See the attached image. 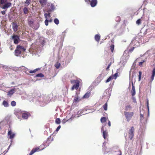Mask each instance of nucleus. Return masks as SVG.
I'll list each match as a JSON object with an SVG mask.
<instances>
[{
    "label": "nucleus",
    "instance_id": "bb28decb",
    "mask_svg": "<svg viewBox=\"0 0 155 155\" xmlns=\"http://www.w3.org/2000/svg\"><path fill=\"white\" fill-rule=\"evenodd\" d=\"M40 3L42 5H45L47 3L46 0H39Z\"/></svg>",
    "mask_w": 155,
    "mask_h": 155
},
{
    "label": "nucleus",
    "instance_id": "680f3d73",
    "mask_svg": "<svg viewBox=\"0 0 155 155\" xmlns=\"http://www.w3.org/2000/svg\"><path fill=\"white\" fill-rule=\"evenodd\" d=\"M110 67V65H108L106 69V70H108Z\"/></svg>",
    "mask_w": 155,
    "mask_h": 155
},
{
    "label": "nucleus",
    "instance_id": "dca6fc26",
    "mask_svg": "<svg viewBox=\"0 0 155 155\" xmlns=\"http://www.w3.org/2000/svg\"><path fill=\"white\" fill-rule=\"evenodd\" d=\"M75 117L74 116H71V117L68 119L67 120H66L65 119H64L62 121V123L64 124L65 123L67 122V121H71L72 120V119L74 118V117Z\"/></svg>",
    "mask_w": 155,
    "mask_h": 155
},
{
    "label": "nucleus",
    "instance_id": "bf43d9fd",
    "mask_svg": "<svg viewBox=\"0 0 155 155\" xmlns=\"http://www.w3.org/2000/svg\"><path fill=\"white\" fill-rule=\"evenodd\" d=\"M134 48H135L134 47H132L131 49H130L129 50L130 51V52H132L134 50Z\"/></svg>",
    "mask_w": 155,
    "mask_h": 155
},
{
    "label": "nucleus",
    "instance_id": "9b49d317",
    "mask_svg": "<svg viewBox=\"0 0 155 155\" xmlns=\"http://www.w3.org/2000/svg\"><path fill=\"white\" fill-rule=\"evenodd\" d=\"M74 75L73 73L69 72L66 74L64 76V77L66 79H70V78H71L72 76H73Z\"/></svg>",
    "mask_w": 155,
    "mask_h": 155
},
{
    "label": "nucleus",
    "instance_id": "1a4fd4ad",
    "mask_svg": "<svg viewBox=\"0 0 155 155\" xmlns=\"http://www.w3.org/2000/svg\"><path fill=\"white\" fill-rule=\"evenodd\" d=\"M134 129L133 127L130 130L129 133V137L130 140H132L134 137Z\"/></svg>",
    "mask_w": 155,
    "mask_h": 155
},
{
    "label": "nucleus",
    "instance_id": "0eeeda50",
    "mask_svg": "<svg viewBox=\"0 0 155 155\" xmlns=\"http://www.w3.org/2000/svg\"><path fill=\"white\" fill-rule=\"evenodd\" d=\"M12 39L14 41V43L16 44H18L20 40L19 36L15 35L13 34L12 36Z\"/></svg>",
    "mask_w": 155,
    "mask_h": 155
},
{
    "label": "nucleus",
    "instance_id": "9d476101",
    "mask_svg": "<svg viewBox=\"0 0 155 155\" xmlns=\"http://www.w3.org/2000/svg\"><path fill=\"white\" fill-rule=\"evenodd\" d=\"M101 131H102L103 137L105 139L106 137L107 136V132L106 130H104V126H103L101 128Z\"/></svg>",
    "mask_w": 155,
    "mask_h": 155
},
{
    "label": "nucleus",
    "instance_id": "6ab92c4d",
    "mask_svg": "<svg viewBox=\"0 0 155 155\" xmlns=\"http://www.w3.org/2000/svg\"><path fill=\"white\" fill-rule=\"evenodd\" d=\"M21 50L18 49L17 48H16L15 50V55L16 56H18L21 54Z\"/></svg>",
    "mask_w": 155,
    "mask_h": 155
},
{
    "label": "nucleus",
    "instance_id": "412c9836",
    "mask_svg": "<svg viewBox=\"0 0 155 155\" xmlns=\"http://www.w3.org/2000/svg\"><path fill=\"white\" fill-rule=\"evenodd\" d=\"M51 9H48L47 12H51L53 11L55 9V7L54 5L53 4H51Z\"/></svg>",
    "mask_w": 155,
    "mask_h": 155
},
{
    "label": "nucleus",
    "instance_id": "f3484780",
    "mask_svg": "<svg viewBox=\"0 0 155 155\" xmlns=\"http://www.w3.org/2000/svg\"><path fill=\"white\" fill-rule=\"evenodd\" d=\"M39 148H33L29 154L28 155H32L33 154L37 152L39 150Z\"/></svg>",
    "mask_w": 155,
    "mask_h": 155
},
{
    "label": "nucleus",
    "instance_id": "4c0bfd02",
    "mask_svg": "<svg viewBox=\"0 0 155 155\" xmlns=\"http://www.w3.org/2000/svg\"><path fill=\"white\" fill-rule=\"evenodd\" d=\"M127 62V61L126 60H125L124 61L121 60L120 61V63L122 64L123 65V67H124V65Z\"/></svg>",
    "mask_w": 155,
    "mask_h": 155
},
{
    "label": "nucleus",
    "instance_id": "13d9d810",
    "mask_svg": "<svg viewBox=\"0 0 155 155\" xmlns=\"http://www.w3.org/2000/svg\"><path fill=\"white\" fill-rule=\"evenodd\" d=\"M1 13L3 15H4L5 14V11L3 10L1 11Z\"/></svg>",
    "mask_w": 155,
    "mask_h": 155
},
{
    "label": "nucleus",
    "instance_id": "de8ad7c7",
    "mask_svg": "<svg viewBox=\"0 0 155 155\" xmlns=\"http://www.w3.org/2000/svg\"><path fill=\"white\" fill-rule=\"evenodd\" d=\"M44 76V75L42 73H39L37 74L36 75V77H42Z\"/></svg>",
    "mask_w": 155,
    "mask_h": 155
},
{
    "label": "nucleus",
    "instance_id": "58836bf2",
    "mask_svg": "<svg viewBox=\"0 0 155 155\" xmlns=\"http://www.w3.org/2000/svg\"><path fill=\"white\" fill-rule=\"evenodd\" d=\"M39 69V68H37V69H36L34 70H33V71L31 70V71H28V72L30 73H35L37 71H38Z\"/></svg>",
    "mask_w": 155,
    "mask_h": 155
},
{
    "label": "nucleus",
    "instance_id": "e2e57ef3",
    "mask_svg": "<svg viewBox=\"0 0 155 155\" xmlns=\"http://www.w3.org/2000/svg\"><path fill=\"white\" fill-rule=\"evenodd\" d=\"M85 2H87V3H89V2H90V0H85Z\"/></svg>",
    "mask_w": 155,
    "mask_h": 155
},
{
    "label": "nucleus",
    "instance_id": "a19ab883",
    "mask_svg": "<svg viewBox=\"0 0 155 155\" xmlns=\"http://www.w3.org/2000/svg\"><path fill=\"white\" fill-rule=\"evenodd\" d=\"M30 3V0H26L24 2V3L27 5V6L29 5Z\"/></svg>",
    "mask_w": 155,
    "mask_h": 155
},
{
    "label": "nucleus",
    "instance_id": "3c124183",
    "mask_svg": "<svg viewBox=\"0 0 155 155\" xmlns=\"http://www.w3.org/2000/svg\"><path fill=\"white\" fill-rule=\"evenodd\" d=\"M22 67L24 68H23V69H24L25 71V72L26 73H27L28 71V69L27 68H26L23 66H22Z\"/></svg>",
    "mask_w": 155,
    "mask_h": 155
},
{
    "label": "nucleus",
    "instance_id": "b1692460",
    "mask_svg": "<svg viewBox=\"0 0 155 155\" xmlns=\"http://www.w3.org/2000/svg\"><path fill=\"white\" fill-rule=\"evenodd\" d=\"M141 58H137L136 59V60L134 61L133 64V67H134V68H135V66L136 65V64L137 61H141Z\"/></svg>",
    "mask_w": 155,
    "mask_h": 155
},
{
    "label": "nucleus",
    "instance_id": "f257e3e1",
    "mask_svg": "<svg viewBox=\"0 0 155 155\" xmlns=\"http://www.w3.org/2000/svg\"><path fill=\"white\" fill-rule=\"evenodd\" d=\"M52 98V95L51 94L46 96H43V97L40 98L38 100L40 104V105L43 106L47 104L51 101Z\"/></svg>",
    "mask_w": 155,
    "mask_h": 155
},
{
    "label": "nucleus",
    "instance_id": "774afa93",
    "mask_svg": "<svg viewBox=\"0 0 155 155\" xmlns=\"http://www.w3.org/2000/svg\"><path fill=\"white\" fill-rule=\"evenodd\" d=\"M52 21V19H50V20H48V22H51Z\"/></svg>",
    "mask_w": 155,
    "mask_h": 155
},
{
    "label": "nucleus",
    "instance_id": "69168bd1",
    "mask_svg": "<svg viewBox=\"0 0 155 155\" xmlns=\"http://www.w3.org/2000/svg\"><path fill=\"white\" fill-rule=\"evenodd\" d=\"M11 144L9 145V146H8V150H9V149L10 147L11 146Z\"/></svg>",
    "mask_w": 155,
    "mask_h": 155
},
{
    "label": "nucleus",
    "instance_id": "7ed1b4c3",
    "mask_svg": "<svg viewBox=\"0 0 155 155\" xmlns=\"http://www.w3.org/2000/svg\"><path fill=\"white\" fill-rule=\"evenodd\" d=\"M12 5V3L8 2V0H0V8L6 10L11 7Z\"/></svg>",
    "mask_w": 155,
    "mask_h": 155
},
{
    "label": "nucleus",
    "instance_id": "f03ea898",
    "mask_svg": "<svg viewBox=\"0 0 155 155\" xmlns=\"http://www.w3.org/2000/svg\"><path fill=\"white\" fill-rule=\"evenodd\" d=\"M14 114L17 117L18 119L20 118L19 115L20 114L22 115V118L24 119H27L28 118V117L30 115L29 113L25 111H23L21 110H17L15 111Z\"/></svg>",
    "mask_w": 155,
    "mask_h": 155
},
{
    "label": "nucleus",
    "instance_id": "4d7b16f0",
    "mask_svg": "<svg viewBox=\"0 0 155 155\" xmlns=\"http://www.w3.org/2000/svg\"><path fill=\"white\" fill-rule=\"evenodd\" d=\"M61 127L60 126H59L56 129V130L57 131H58L60 129Z\"/></svg>",
    "mask_w": 155,
    "mask_h": 155
},
{
    "label": "nucleus",
    "instance_id": "6e6552de",
    "mask_svg": "<svg viewBox=\"0 0 155 155\" xmlns=\"http://www.w3.org/2000/svg\"><path fill=\"white\" fill-rule=\"evenodd\" d=\"M130 45V46L133 45L135 46V47H137L139 45V42L138 40H136V38H135L132 40Z\"/></svg>",
    "mask_w": 155,
    "mask_h": 155
},
{
    "label": "nucleus",
    "instance_id": "e433bc0d",
    "mask_svg": "<svg viewBox=\"0 0 155 155\" xmlns=\"http://www.w3.org/2000/svg\"><path fill=\"white\" fill-rule=\"evenodd\" d=\"M146 60H144L139 62L138 63V64L139 66L141 67L142 66L143 63L146 61Z\"/></svg>",
    "mask_w": 155,
    "mask_h": 155
},
{
    "label": "nucleus",
    "instance_id": "423d86ee",
    "mask_svg": "<svg viewBox=\"0 0 155 155\" xmlns=\"http://www.w3.org/2000/svg\"><path fill=\"white\" fill-rule=\"evenodd\" d=\"M34 22L31 20H28V25L31 27L34 28L35 29L37 30L39 27V24H38L35 26V24H34Z\"/></svg>",
    "mask_w": 155,
    "mask_h": 155
},
{
    "label": "nucleus",
    "instance_id": "393cba45",
    "mask_svg": "<svg viewBox=\"0 0 155 155\" xmlns=\"http://www.w3.org/2000/svg\"><path fill=\"white\" fill-rule=\"evenodd\" d=\"M91 94V93H87L85 94L82 97L83 98H88L90 95Z\"/></svg>",
    "mask_w": 155,
    "mask_h": 155
},
{
    "label": "nucleus",
    "instance_id": "338daca9",
    "mask_svg": "<svg viewBox=\"0 0 155 155\" xmlns=\"http://www.w3.org/2000/svg\"><path fill=\"white\" fill-rule=\"evenodd\" d=\"M140 117H141V118L142 117H143V114H140Z\"/></svg>",
    "mask_w": 155,
    "mask_h": 155
},
{
    "label": "nucleus",
    "instance_id": "603ef678",
    "mask_svg": "<svg viewBox=\"0 0 155 155\" xmlns=\"http://www.w3.org/2000/svg\"><path fill=\"white\" fill-rule=\"evenodd\" d=\"M136 24L138 25H139L141 24V20L140 19H139L137 20L136 21Z\"/></svg>",
    "mask_w": 155,
    "mask_h": 155
},
{
    "label": "nucleus",
    "instance_id": "7c9ffc66",
    "mask_svg": "<svg viewBox=\"0 0 155 155\" xmlns=\"http://www.w3.org/2000/svg\"><path fill=\"white\" fill-rule=\"evenodd\" d=\"M23 11L24 14H27L28 11V8L26 7H25L23 9Z\"/></svg>",
    "mask_w": 155,
    "mask_h": 155
},
{
    "label": "nucleus",
    "instance_id": "ea45409f",
    "mask_svg": "<svg viewBox=\"0 0 155 155\" xmlns=\"http://www.w3.org/2000/svg\"><path fill=\"white\" fill-rule=\"evenodd\" d=\"M54 23L56 25H58L59 24V21L57 18H55L54 20Z\"/></svg>",
    "mask_w": 155,
    "mask_h": 155
},
{
    "label": "nucleus",
    "instance_id": "37998d69",
    "mask_svg": "<svg viewBox=\"0 0 155 155\" xmlns=\"http://www.w3.org/2000/svg\"><path fill=\"white\" fill-rule=\"evenodd\" d=\"M61 122L60 119L59 118H57L56 119L55 122L56 124H59Z\"/></svg>",
    "mask_w": 155,
    "mask_h": 155
},
{
    "label": "nucleus",
    "instance_id": "0e129e2a",
    "mask_svg": "<svg viewBox=\"0 0 155 155\" xmlns=\"http://www.w3.org/2000/svg\"><path fill=\"white\" fill-rule=\"evenodd\" d=\"M108 124L109 127L110 126L111 124H110V121H109L108 123Z\"/></svg>",
    "mask_w": 155,
    "mask_h": 155
},
{
    "label": "nucleus",
    "instance_id": "a211bd4d",
    "mask_svg": "<svg viewBox=\"0 0 155 155\" xmlns=\"http://www.w3.org/2000/svg\"><path fill=\"white\" fill-rule=\"evenodd\" d=\"M132 91H131V94H132V96L133 97L134 96L135 94V87L134 85L133 84V82H132Z\"/></svg>",
    "mask_w": 155,
    "mask_h": 155
},
{
    "label": "nucleus",
    "instance_id": "a878e982",
    "mask_svg": "<svg viewBox=\"0 0 155 155\" xmlns=\"http://www.w3.org/2000/svg\"><path fill=\"white\" fill-rule=\"evenodd\" d=\"M80 100L79 99L78 95H76L75 96V98L74 100V102H78L80 101Z\"/></svg>",
    "mask_w": 155,
    "mask_h": 155
},
{
    "label": "nucleus",
    "instance_id": "f704fd0d",
    "mask_svg": "<svg viewBox=\"0 0 155 155\" xmlns=\"http://www.w3.org/2000/svg\"><path fill=\"white\" fill-rule=\"evenodd\" d=\"M48 14L45 13L44 14L45 17V18H46V19H48V17H50V12H48Z\"/></svg>",
    "mask_w": 155,
    "mask_h": 155
},
{
    "label": "nucleus",
    "instance_id": "c85d7f7f",
    "mask_svg": "<svg viewBox=\"0 0 155 155\" xmlns=\"http://www.w3.org/2000/svg\"><path fill=\"white\" fill-rule=\"evenodd\" d=\"M3 105L5 107H8L9 106V104L7 102L5 101H4L3 103Z\"/></svg>",
    "mask_w": 155,
    "mask_h": 155
},
{
    "label": "nucleus",
    "instance_id": "cd10ccee",
    "mask_svg": "<svg viewBox=\"0 0 155 155\" xmlns=\"http://www.w3.org/2000/svg\"><path fill=\"white\" fill-rule=\"evenodd\" d=\"M95 39L97 42H99L100 40V36L99 35H96L95 36Z\"/></svg>",
    "mask_w": 155,
    "mask_h": 155
},
{
    "label": "nucleus",
    "instance_id": "72a5a7b5",
    "mask_svg": "<svg viewBox=\"0 0 155 155\" xmlns=\"http://www.w3.org/2000/svg\"><path fill=\"white\" fill-rule=\"evenodd\" d=\"M114 79V78L112 77L111 76H110L106 81L105 82L107 83L109 82L111 80Z\"/></svg>",
    "mask_w": 155,
    "mask_h": 155
},
{
    "label": "nucleus",
    "instance_id": "39448f33",
    "mask_svg": "<svg viewBox=\"0 0 155 155\" xmlns=\"http://www.w3.org/2000/svg\"><path fill=\"white\" fill-rule=\"evenodd\" d=\"M124 114L125 116L127 121L129 122L131 120L133 116L134 113L133 112H128L124 111Z\"/></svg>",
    "mask_w": 155,
    "mask_h": 155
},
{
    "label": "nucleus",
    "instance_id": "aec40b11",
    "mask_svg": "<svg viewBox=\"0 0 155 155\" xmlns=\"http://www.w3.org/2000/svg\"><path fill=\"white\" fill-rule=\"evenodd\" d=\"M155 75V67L153 68V71L152 73V76L151 77V80L150 81V82H152L153 80L154 79V77Z\"/></svg>",
    "mask_w": 155,
    "mask_h": 155
},
{
    "label": "nucleus",
    "instance_id": "79ce46f5",
    "mask_svg": "<svg viewBox=\"0 0 155 155\" xmlns=\"http://www.w3.org/2000/svg\"><path fill=\"white\" fill-rule=\"evenodd\" d=\"M118 73L117 72V73H115L114 75H113L112 76L115 79H116L118 76Z\"/></svg>",
    "mask_w": 155,
    "mask_h": 155
},
{
    "label": "nucleus",
    "instance_id": "5701e85b",
    "mask_svg": "<svg viewBox=\"0 0 155 155\" xmlns=\"http://www.w3.org/2000/svg\"><path fill=\"white\" fill-rule=\"evenodd\" d=\"M15 89H13L10 90L8 93V95L11 96L15 92Z\"/></svg>",
    "mask_w": 155,
    "mask_h": 155
},
{
    "label": "nucleus",
    "instance_id": "052dcab7",
    "mask_svg": "<svg viewBox=\"0 0 155 155\" xmlns=\"http://www.w3.org/2000/svg\"><path fill=\"white\" fill-rule=\"evenodd\" d=\"M33 46H32V49H33V51L34 52H35V51H37V48H36L35 49H34V48H33Z\"/></svg>",
    "mask_w": 155,
    "mask_h": 155
},
{
    "label": "nucleus",
    "instance_id": "20e7f679",
    "mask_svg": "<svg viewBox=\"0 0 155 155\" xmlns=\"http://www.w3.org/2000/svg\"><path fill=\"white\" fill-rule=\"evenodd\" d=\"M71 82L72 84H74L71 88L72 90L74 89H78L79 86V81L78 80H71Z\"/></svg>",
    "mask_w": 155,
    "mask_h": 155
},
{
    "label": "nucleus",
    "instance_id": "2eb2a0df",
    "mask_svg": "<svg viewBox=\"0 0 155 155\" xmlns=\"http://www.w3.org/2000/svg\"><path fill=\"white\" fill-rule=\"evenodd\" d=\"M8 135L9 136V138L11 139H13L15 136V134L14 133H13L11 130H9L8 131Z\"/></svg>",
    "mask_w": 155,
    "mask_h": 155
},
{
    "label": "nucleus",
    "instance_id": "f8f14e48",
    "mask_svg": "<svg viewBox=\"0 0 155 155\" xmlns=\"http://www.w3.org/2000/svg\"><path fill=\"white\" fill-rule=\"evenodd\" d=\"M97 0H92L90 1V5L92 7H94L96 6L97 4Z\"/></svg>",
    "mask_w": 155,
    "mask_h": 155
},
{
    "label": "nucleus",
    "instance_id": "c9c22d12",
    "mask_svg": "<svg viewBox=\"0 0 155 155\" xmlns=\"http://www.w3.org/2000/svg\"><path fill=\"white\" fill-rule=\"evenodd\" d=\"M106 118L105 117H103L101 119V121L102 123H104L106 122Z\"/></svg>",
    "mask_w": 155,
    "mask_h": 155
},
{
    "label": "nucleus",
    "instance_id": "4468645a",
    "mask_svg": "<svg viewBox=\"0 0 155 155\" xmlns=\"http://www.w3.org/2000/svg\"><path fill=\"white\" fill-rule=\"evenodd\" d=\"M12 28L13 31L15 32H16L18 30V26L16 23L12 22Z\"/></svg>",
    "mask_w": 155,
    "mask_h": 155
},
{
    "label": "nucleus",
    "instance_id": "2f4dec72",
    "mask_svg": "<svg viewBox=\"0 0 155 155\" xmlns=\"http://www.w3.org/2000/svg\"><path fill=\"white\" fill-rule=\"evenodd\" d=\"M60 64L59 62H57L55 64L54 66L57 69H58L60 67Z\"/></svg>",
    "mask_w": 155,
    "mask_h": 155
},
{
    "label": "nucleus",
    "instance_id": "c03bdc74",
    "mask_svg": "<svg viewBox=\"0 0 155 155\" xmlns=\"http://www.w3.org/2000/svg\"><path fill=\"white\" fill-rule=\"evenodd\" d=\"M49 141L48 140H47V141H46L45 142H44L43 143V145L45 146L46 147L48 146H49Z\"/></svg>",
    "mask_w": 155,
    "mask_h": 155
},
{
    "label": "nucleus",
    "instance_id": "ddd939ff",
    "mask_svg": "<svg viewBox=\"0 0 155 155\" xmlns=\"http://www.w3.org/2000/svg\"><path fill=\"white\" fill-rule=\"evenodd\" d=\"M83 110H79V111L77 114H73L72 116H74L75 117H78L82 115H83L84 114H82L83 113Z\"/></svg>",
    "mask_w": 155,
    "mask_h": 155
},
{
    "label": "nucleus",
    "instance_id": "09e8293b",
    "mask_svg": "<svg viewBox=\"0 0 155 155\" xmlns=\"http://www.w3.org/2000/svg\"><path fill=\"white\" fill-rule=\"evenodd\" d=\"M139 75L138 80H139V81H140L141 79L142 72L140 71H139Z\"/></svg>",
    "mask_w": 155,
    "mask_h": 155
},
{
    "label": "nucleus",
    "instance_id": "c756f323",
    "mask_svg": "<svg viewBox=\"0 0 155 155\" xmlns=\"http://www.w3.org/2000/svg\"><path fill=\"white\" fill-rule=\"evenodd\" d=\"M149 100L148 99H147V106L148 110V116H149Z\"/></svg>",
    "mask_w": 155,
    "mask_h": 155
},
{
    "label": "nucleus",
    "instance_id": "4be33fe9",
    "mask_svg": "<svg viewBox=\"0 0 155 155\" xmlns=\"http://www.w3.org/2000/svg\"><path fill=\"white\" fill-rule=\"evenodd\" d=\"M16 48H17L18 49L21 50V52L24 51L26 50L24 47L19 45L17 46Z\"/></svg>",
    "mask_w": 155,
    "mask_h": 155
},
{
    "label": "nucleus",
    "instance_id": "8fccbe9b",
    "mask_svg": "<svg viewBox=\"0 0 155 155\" xmlns=\"http://www.w3.org/2000/svg\"><path fill=\"white\" fill-rule=\"evenodd\" d=\"M103 108L104 110H107V104L106 103L104 106Z\"/></svg>",
    "mask_w": 155,
    "mask_h": 155
},
{
    "label": "nucleus",
    "instance_id": "49530a36",
    "mask_svg": "<svg viewBox=\"0 0 155 155\" xmlns=\"http://www.w3.org/2000/svg\"><path fill=\"white\" fill-rule=\"evenodd\" d=\"M11 105L13 107H14L16 105V103L15 101H12L11 103Z\"/></svg>",
    "mask_w": 155,
    "mask_h": 155
},
{
    "label": "nucleus",
    "instance_id": "5fc2aeb1",
    "mask_svg": "<svg viewBox=\"0 0 155 155\" xmlns=\"http://www.w3.org/2000/svg\"><path fill=\"white\" fill-rule=\"evenodd\" d=\"M117 154L118 155H121V152L120 150H118L117 151Z\"/></svg>",
    "mask_w": 155,
    "mask_h": 155
},
{
    "label": "nucleus",
    "instance_id": "864d4df0",
    "mask_svg": "<svg viewBox=\"0 0 155 155\" xmlns=\"http://www.w3.org/2000/svg\"><path fill=\"white\" fill-rule=\"evenodd\" d=\"M45 23L46 26H48V19H46L45 21Z\"/></svg>",
    "mask_w": 155,
    "mask_h": 155
},
{
    "label": "nucleus",
    "instance_id": "a18cd8bd",
    "mask_svg": "<svg viewBox=\"0 0 155 155\" xmlns=\"http://www.w3.org/2000/svg\"><path fill=\"white\" fill-rule=\"evenodd\" d=\"M114 49V45H112L110 47V49L111 51L113 52Z\"/></svg>",
    "mask_w": 155,
    "mask_h": 155
},
{
    "label": "nucleus",
    "instance_id": "6e6d98bb",
    "mask_svg": "<svg viewBox=\"0 0 155 155\" xmlns=\"http://www.w3.org/2000/svg\"><path fill=\"white\" fill-rule=\"evenodd\" d=\"M116 20L117 21H120V18L119 17H117L116 18Z\"/></svg>",
    "mask_w": 155,
    "mask_h": 155
},
{
    "label": "nucleus",
    "instance_id": "473e14b6",
    "mask_svg": "<svg viewBox=\"0 0 155 155\" xmlns=\"http://www.w3.org/2000/svg\"><path fill=\"white\" fill-rule=\"evenodd\" d=\"M131 109V107L130 105H128L126 106L125 109L127 111L130 110Z\"/></svg>",
    "mask_w": 155,
    "mask_h": 155
}]
</instances>
